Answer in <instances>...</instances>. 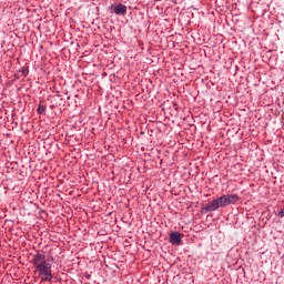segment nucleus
Instances as JSON below:
<instances>
[{"mask_svg": "<svg viewBox=\"0 0 284 284\" xmlns=\"http://www.w3.org/2000/svg\"><path fill=\"white\" fill-rule=\"evenodd\" d=\"M32 263L36 270L39 272L42 283L52 282V263L45 260V254L38 251L37 254L33 255Z\"/></svg>", "mask_w": 284, "mask_h": 284, "instance_id": "f257e3e1", "label": "nucleus"}, {"mask_svg": "<svg viewBox=\"0 0 284 284\" xmlns=\"http://www.w3.org/2000/svg\"><path fill=\"white\" fill-rule=\"evenodd\" d=\"M240 197L237 194H226L214 199L201 209L202 214H210V212H216L221 207H227V205H235L239 203Z\"/></svg>", "mask_w": 284, "mask_h": 284, "instance_id": "f03ea898", "label": "nucleus"}, {"mask_svg": "<svg viewBox=\"0 0 284 284\" xmlns=\"http://www.w3.org/2000/svg\"><path fill=\"white\" fill-rule=\"evenodd\" d=\"M169 243L176 246L182 245L183 240L181 237V233H179V231L171 232L169 235Z\"/></svg>", "mask_w": 284, "mask_h": 284, "instance_id": "7ed1b4c3", "label": "nucleus"}, {"mask_svg": "<svg viewBox=\"0 0 284 284\" xmlns=\"http://www.w3.org/2000/svg\"><path fill=\"white\" fill-rule=\"evenodd\" d=\"M113 12L119 17H125V14H128V7L123 3H119L114 7Z\"/></svg>", "mask_w": 284, "mask_h": 284, "instance_id": "20e7f679", "label": "nucleus"}, {"mask_svg": "<svg viewBox=\"0 0 284 284\" xmlns=\"http://www.w3.org/2000/svg\"><path fill=\"white\" fill-rule=\"evenodd\" d=\"M28 74H30V69L28 67H22L18 71V77H23V79H26V77H28Z\"/></svg>", "mask_w": 284, "mask_h": 284, "instance_id": "39448f33", "label": "nucleus"}, {"mask_svg": "<svg viewBox=\"0 0 284 284\" xmlns=\"http://www.w3.org/2000/svg\"><path fill=\"white\" fill-rule=\"evenodd\" d=\"M38 114H45V105L40 104L37 109Z\"/></svg>", "mask_w": 284, "mask_h": 284, "instance_id": "423d86ee", "label": "nucleus"}, {"mask_svg": "<svg viewBox=\"0 0 284 284\" xmlns=\"http://www.w3.org/2000/svg\"><path fill=\"white\" fill-rule=\"evenodd\" d=\"M277 216H280V219H283V217H284V209H282V210L278 212Z\"/></svg>", "mask_w": 284, "mask_h": 284, "instance_id": "0eeeda50", "label": "nucleus"}, {"mask_svg": "<svg viewBox=\"0 0 284 284\" xmlns=\"http://www.w3.org/2000/svg\"><path fill=\"white\" fill-rule=\"evenodd\" d=\"M54 106L53 105H51V110L53 109Z\"/></svg>", "mask_w": 284, "mask_h": 284, "instance_id": "6e6552de", "label": "nucleus"}]
</instances>
